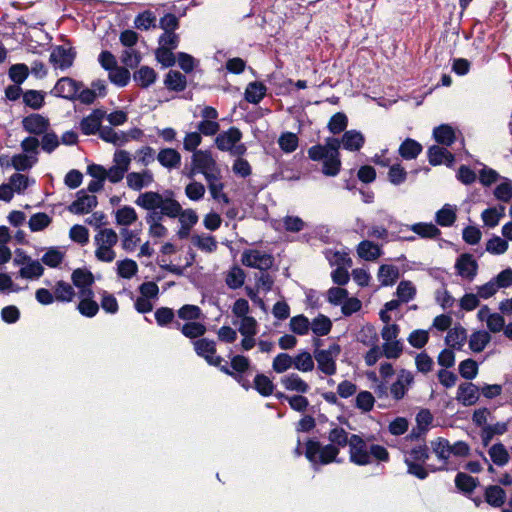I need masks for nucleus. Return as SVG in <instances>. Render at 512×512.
<instances>
[{"label": "nucleus", "mask_w": 512, "mask_h": 512, "mask_svg": "<svg viewBox=\"0 0 512 512\" xmlns=\"http://www.w3.org/2000/svg\"><path fill=\"white\" fill-rule=\"evenodd\" d=\"M339 147L340 141L332 138L328 139L325 145L311 147L308 154L312 160L322 162L321 171L324 175L334 177L341 169Z\"/></svg>", "instance_id": "obj_1"}, {"label": "nucleus", "mask_w": 512, "mask_h": 512, "mask_svg": "<svg viewBox=\"0 0 512 512\" xmlns=\"http://www.w3.org/2000/svg\"><path fill=\"white\" fill-rule=\"evenodd\" d=\"M349 458L356 465H367L372 457L380 461L388 460L387 450L380 445H368L358 435H351L349 438Z\"/></svg>", "instance_id": "obj_2"}, {"label": "nucleus", "mask_w": 512, "mask_h": 512, "mask_svg": "<svg viewBox=\"0 0 512 512\" xmlns=\"http://www.w3.org/2000/svg\"><path fill=\"white\" fill-rule=\"evenodd\" d=\"M135 204L150 213L159 210L161 215L175 218L180 210V203L172 197H165L159 192L147 191L140 193L135 200Z\"/></svg>", "instance_id": "obj_3"}, {"label": "nucleus", "mask_w": 512, "mask_h": 512, "mask_svg": "<svg viewBox=\"0 0 512 512\" xmlns=\"http://www.w3.org/2000/svg\"><path fill=\"white\" fill-rule=\"evenodd\" d=\"M118 235L112 228L100 229L93 238L95 258L103 263H112L116 259L115 246Z\"/></svg>", "instance_id": "obj_4"}, {"label": "nucleus", "mask_w": 512, "mask_h": 512, "mask_svg": "<svg viewBox=\"0 0 512 512\" xmlns=\"http://www.w3.org/2000/svg\"><path fill=\"white\" fill-rule=\"evenodd\" d=\"M196 174H202L205 180L221 174L219 165L208 151L199 150L192 155L186 175L193 179Z\"/></svg>", "instance_id": "obj_5"}, {"label": "nucleus", "mask_w": 512, "mask_h": 512, "mask_svg": "<svg viewBox=\"0 0 512 512\" xmlns=\"http://www.w3.org/2000/svg\"><path fill=\"white\" fill-rule=\"evenodd\" d=\"M385 357L387 359H398L404 351V345L399 338L400 327L398 324L384 325L381 329Z\"/></svg>", "instance_id": "obj_6"}, {"label": "nucleus", "mask_w": 512, "mask_h": 512, "mask_svg": "<svg viewBox=\"0 0 512 512\" xmlns=\"http://www.w3.org/2000/svg\"><path fill=\"white\" fill-rule=\"evenodd\" d=\"M339 454V448L332 445H322L318 441H308L306 443V458L314 465L329 464L336 461Z\"/></svg>", "instance_id": "obj_7"}, {"label": "nucleus", "mask_w": 512, "mask_h": 512, "mask_svg": "<svg viewBox=\"0 0 512 512\" xmlns=\"http://www.w3.org/2000/svg\"><path fill=\"white\" fill-rule=\"evenodd\" d=\"M341 352L338 344H331L325 349L314 351V358L317 362L318 369L325 375H334L336 373V360Z\"/></svg>", "instance_id": "obj_8"}, {"label": "nucleus", "mask_w": 512, "mask_h": 512, "mask_svg": "<svg viewBox=\"0 0 512 512\" xmlns=\"http://www.w3.org/2000/svg\"><path fill=\"white\" fill-rule=\"evenodd\" d=\"M241 133L239 130H227L216 138V145L220 150L229 151L233 155L244 154L246 148L240 143Z\"/></svg>", "instance_id": "obj_9"}, {"label": "nucleus", "mask_w": 512, "mask_h": 512, "mask_svg": "<svg viewBox=\"0 0 512 512\" xmlns=\"http://www.w3.org/2000/svg\"><path fill=\"white\" fill-rule=\"evenodd\" d=\"M76 51L71 46L57 45L52 48L50 62L57 69L65 70L73 65Z\"/></svg>", "instance_id": "obj_10"}, {"label": "nucleus", "mask_w": 512, "mask_h": 512, "mask_svg": "<svg viewBox=\"0 0 512 512\" xmlns=\"http://www.w3.org/2000/svg\"><path fill=\"white\" fill-rule=\"evenodd\" d=\"M82 86V82L76 81L70 77H62L56 82L50 94L56 97L74 100Z\"/></svg>", "instance_id": "obj_11"}, {"label": "nucleus", "mask_w": 512, "mask_h": 512, "mask_svg": "<svg viewBox=\"0 0 512 512\" xmlns=\"http://www.w3.org/2000/svg\"><path fill=\"white\" fill-rule=\"evenodd\" d=\"M241 261L243 265L259 270L269 269L273 264V259L269 254L256 249L244 251Z\"/></svg>", "instance_id": "obj_12"}, {"label": "nucleus", "mask_w": 512, "mask_h": 512, "mask_svg": "<svg viewBox=\"0 0 512 512\" xmlns=\"http://www.w3.org/2000/svg\"><path fill=\"white\" fill-rule=\"evenodd\" d=\"M414 381V375L406 369L399 370L396 380L390 387V393L395 400H401L406 395Z\"/></svg>", "instance_id": "obj_13"}, {"label": "nucleus", "mask_w": 512, "mask_h": 512, "mask_svg": "<svg viewBox=\"0 0 512 512\" xmlns=\"http://www.w3.org/2000/svg\"><path fill=\"white\" fill-rule=\"evenodd\" d=\"M457 275L463 279L472 281L477 275L478 264L471 254H461L455 262Z\"/></svg>", "instance_id": "obj_14"}, {"label": "nucleus", "mask_w": 512, "mask_h": 512, "mask_svg": "<svg viewBox=\"0 0 512 512\" xmlns=\"http://www.w3.org/2000/svg\"><path fill=\"white\" fill-rule=\"evenodd\" d=\"M193 344L197 355L203 357L208 364L213 366H219L221 364L222 358L216 355L214 341L202 338L195 341Z\"/></svg>", "instance_id": "obj_15"}, {"label": "nucleus", "mask_w": 512, "mask_h": 512, "mask_svg": "<svg viewBox=\"0 0 512 512\" xmlns=\"http://www.w3.org/2000/svg\"><path fill=\"white\" fill-rule=\"evenodd\" d=\"M477 317L480 321L485 322L487 329L492 333H498L504 330V317L499 313L491 312L490 308L486 305L479 309Z\"/></svg>", "instance_id": "obj_16"}, {"label": "nucleus", "mask_w": 512, "mask_h": 512, "mask_svg": "<svg viewBox=\"0 0 512 512\" xmlns=\"http://www.w3.org/2000/svg\"><path fill=\"white\" fill-rule=\"evenodd\" d=\"M80 301L77 305L79 313L85 317H94L99 311V305L94 300V292L92 289L79 291Z\"/></svg>", "instance_id": "obj_17"}, {"label": "nucleus", "mask_w": 512, "mask_h": 512, "mask_svg": "<svg viewBox=\"0 0 512 512\" xmlns=\"http://www.w3.org/2000/svg\"><path fill=\"white\" fill-rule=\"evenodd\" d=\"M85 135H98L102 140L112 143L116 146H122L131 138H136V135H130L124 131L117 132L116 130H84Z\"/></svg>", "instance_id": "obj_18"}, {"label": "nucleus", "mask_w": 512, "mask_h": 512, "mask_svg": "<svg viewBox=\"0 0 512 512\" xmlns=\"http://www.w3.org/2000/svg\"><path fill=\"white\" fill-rule=\"evenodd\" d=\"M97 205V198L94 195H88L84 191H79L77 199L68 207V210L74 214H87Z\"/></svg>", "instance_id": "obj_19"}, {"label": "nucleus", "mask_w": 512, "mask_h": 512, "mask_svg": "<svg viewBox=\"0 0 512 512\" xmlns=\"http://www.w3.org/2000/svg\"><path fill=\"white\" fill-rule=\"evenodd\" d=\"M153 182L154 175L149 170H144L142 172H131L126 176L127 186L134 191H140L143 188H147L151 186Z\"/></svg>", "instance_id": "obj_20"}, {"label": "nucleus", "mask_w": 512, "mask_h": 512, "mask_svg": "<svg viewBox=\"0 0 512 512\" xmlns=\"http://www.w3.org/2000/svg\"><path fill=\"white\" fill-rule=\"evenodd\" d=\"M479 398V390L471 382L459 385L456 399L465 406L474 405Z\"/></svg>", "instance_id": "obj_21"}, {"label": "nucleus", "mask_w": 512, "mask_h": 512, "mask_svg": "<svg viewBox=\"0 0 512 512\" xmlns=\"http://www.w3.org/2000/svg\"><path fill=\"white\" fill-rule=\"evenodd\" d=\"M280 383L288 391L304 394L310 390L308 383L296 373L285 375L281 378Z\"/></svg>", "instance_id": "obj_22"}, {"label": "nucleus", "mask_w": 512, "mask_h": 512, "mask_svg": "<svg viewBox=\"0 0 512 512\" xmlns=\"http://www.w3.org/2000/svg\"><path fill=\"white\" fill-rule=\"evenodd\" d=\"M139 266L136 261L130 258H125L116 261L115 272L116 275L125 280H130L137 275Z\"/></svg>", "instance_id": "obj_23"}, {"label": "nucleus", "mask_w": 512, "mask_h": 512, "mask_svg": "<svg viewBox=\"0 0 512 512\" xmlns=\"http://www.w3.org/2000/svg\"><path fill=\"white\" fill-rule=\"evenodd\" d=\"M148 235L153 239H163L168 235V229L161 223V216L149 213L146 216Z\"/></svg>", "instance_id": "obj_24"}, {"label": "nucleus", "mask_w": 512, "mask_h": 512, "mask_svg": "<svg viewBox=\"0 0 512 512\" xmlns=\"http://www.w3.org/2000/svg\"><path fill=\"white\" fill-rule=\"evenodd\" d=\"M429 162L432 165L445 164L451 166L454 162V156L446 149L439 146H432L428 151Z\"/></svg>", "instance_id": "obj_25"}, {"label": "nucleus", "mask_w": 512, "mask_h": 512, "mask_svg": "<svg viewBox=\"0 0 512 512\" xmlns=\"http://www.w3.org/2000/svg\"><path fill=\"white\" fill-rule=\"evenodd\" d=\"M457 218V207L451 204H445L436 212L435 220L442 227H449L454 224Z\"/></svg>", "instance_id": "obj_26"}, {"label": "nucleus", "mask_w": 512, "mask_h": 512, "mask_svg": "<svg viewBox=\"0 0 512 512\" xmlns=\"http://www.w3.org/2000/svg\"><path fill=\"white\" fill-rule=\"evenodd\" d=\"M115 223L119 226H131L138 220L136 210L128 205L122 206L115 211Z\"/></svg>", "instance_id": "obj_27"}, {"label": "nucleus", "mask_w": 512, "mask_h": 512, "mask_svg": "<svg viewBox=\"0 0 512 512\" xmlns=\"http://www.w3.org/2000/svg\"><path fill=\"white\" fill-rule=\"evenodd\" d=\"M157 78L155 70L149 66H142L133 74L134 81L142 88L152 85Z\"/></svg>", "instance_id": "obj_28"}, {"label": "nucleus", "mask_w": 512, "mask_h": 512, "mask_svg": "<svg viewBox=\"0 0 512 512\" xmlns=\"http://www.w3.org/2000/svg\"><path fill=\"white\" fill-rule=\"evenodd\" d=\"M71 280L73 284L80 289V291H83L85 289H91V285L94 282V277L89 270L78 268L73 271Z\"/></svg>", "instance_id": "obj_29"}, {"label": "nucleus", "mask_w": 512, "mask_h": 512, "mask_svg": "<svg viewBox=\"0 0 512 512\" xmlns=\"http://www.w3.org/2000/svg\"><path fill=\"white\" fill-rule=\"evenodd\" d=\"M222 175L219 174L217 176L206 179L209 192L213 199L219 202L228 203V197L223 192L224 184L221 181Z\"/></svg>", "instance_id": "obj_30"}, {"label": "nucleus", "mask_w": 512, "mask_h": 512, "mask_svg": "<svg viewBox=\"0 0 512 512\" xmlns=\"http://www.w3.org/2000/svg\"><path fill=\"white\" fill-rule=\"evenodd\" d=\"M266 86L262 82H251L245 89V99L249 103L258 104L266 94Z\"/></svg>", "instance_id": "obj_31"}, {"label": "nucleus", "mask_w": 512, "mask_h": 512, "mask_svg": "<svg viewBox=\"0 0 512 512\" xmlns=\"http://www.w3.org/2000/svg\"><path fill=\"white\" fill-rule=\"evenodd\" d=\"M46 95L47 93L44 91L27 90L23 93V103L34 110H39L45 104Z\"/></svg>", "instance_id": "obj_32"}, {"label": "nucleus", "mask_w": 512, "mask_h": 512, "mask_svg": "<svg viewBox=\"0 0 512 512\" xmlns=\"http://www.w3.org/2000/svg\"><path fill=\"white\" fill-rule=\"evenodd\" d=\"M38 161L35 154L19 153L11 157V165L17 171H26L31 169Z\"/></svg>", "instance_id": "obj_33"}, {"label": "nucleus", "mask_w": 512, "mask_h": 512, "mask_svg": "<svg viewBox=\"0 0 512 512\" xmlns=\"http://www.w3.org/2000/svg\"><path fill=\"white\" fill-rule=\"evenodd\" d=\"M341 142L345 149L356 151L362 147L364 143V137L357 130H347L343 135Z\"/></svg>", "instance_id": "obj_34"}, {"label": "nucleus", "mask_w": 512, "mask_h": 512, "mask_svg": "<svg viewBox=\"0 0 512 512\" xmlns=\"http://www.w3.org/2000/svg\"><path fill=\"white\" fill-rule=\"evenodd\" d=\"M505 215V207H493L485 209L481 214L484 224L490 228L496 227Z\"/></svg>", "instance_id": "obj_35"}, {"label": "nucleus", "mask_w": 512, "mask_h": 512, "mask_svg": "<svg viewBox=\"0 0 512 512\" xmlns=\"http://www.w3.org/2000/svg\"><path fill=\"white\" fill-rule=\"evenodd\" d=\"M191 241L198 249L206 253H212L217 249L216 239L208 234H195Z\"/></svg>", "instance_id": "obj_36"}, {"label": "nucleus", "mask_w": 512, "mask_h": 512, "mask_svg": "<svg viewBox=\"0 0 512 512\" xmlns=\"http://www.w3.org/2000/svg\"><path fill=\"white\" fill-rule=\"evenodd\" d=\"M485 499L493 507H501L506 500L505 491L498 485L488 486L485 490Z\"/></svg>", "instance_id": "obj_37"}, {"label": "nucleus", "mask_w": 512, "mask_h": 512, "mask_svg": "<svg viewBox=\"0 0 512 512\" xmlns=\"http://www.w3.org/2000/svg\"><path fill=\"white\" fill-rule=\"evenodd\" d=\"M164 84L169 90L180 92L186 87V77L179 71L170 70L165 77Z\"/></svg>", "instance_id": "obj_38"}, {"label": "nucleus", "mask_w": 512, "mask_h": 512, "mask_svg": "<svg viewBox=\"0 0 512 512\" xmlns=\"http://www.w3.org/2000/svg\"><path fill=\"white\" fill-rule=\"evenodd\" d=\"M105 117V110L95 109L87 117H84L81 120L80 128H109L108 126H102V121Z\"/></svg>", "instance_id": "obj_39"}, {"label": "nucleus", "mask_w": 512, "mask_h": 512, "mask_svg": "<svg viewBox=\"0 0 512 512\" xmlns=\"http://www.w3.org/2000/svg\"><path fill=\"white\" fill-rule=\"evenodd\" d=\"M491 341V335L487 331H476L471 334L469 340V347L473 352H481L485 349Z\"/></svg>", "instance_id": "obj_40"}, {"label": "nucleus", "mask_w": 512, "mask_h": 512, "mask_svg": "<svg viewBox=\"0 0 512 512\" xmlns=\"http://www.w3.org/2000/svg\"><path fill=\"white\" fill-rule=\"evenodd\" d=\"M54 298L60 302H71L75 297L74 288L64 281H58L54 286Z\"/></svg>", "instance_id": "obj_41"}, {"label": "nucleus", "mask_w": 512, "mask_h": 512, "mask_svg": "<svg viewBox=\"0 0 512 512\" xmlns=\"http://www.w3.org/2000/svg\"><path fill=\"white\" fill-rule=\"evenodd\" d=\"M407 227L421 238L432 239L440 235V230L432 223L419 222Z\"/></svg>", "instance_id": "obj_42"}, {"label": "nucleus", "mask_w": 512, "mask_h": 512, "mask_svg": "<svg viewBox=\"0 0 512 512\" xmlns=\"http://www.w3.org/2000/svg\"><path fill=\"white\" fill-rule=\"evenodd\" d=\"M332 328L331 320L325 315H318L310 322V330L316 336H325L327 335Z\"/></svg>", "instance_id": "obj_43"}, {"label": "nucleus", "mask_w": 512, "mask_h": 512, "mask_svg": "<svg viewBox=\"0 0 512 512\" xmlns=\"http://www.w3.org/2000/svg\"><path fill=\"white\" fill-rule=\"evenodd\" d=\"M293 367L300 372H311L314 369L313 356L307 351L299 352L293 357Z\"/></svg>", "instance_id": "obj_44"}, {"label": "nucleus", "mask_w": 512, "mask_h": 512, "mask_svg": "<svg viewBox=\"0 0 512 512\" xmlns=\"http://www.w3.org/2000/svg\"><path fill=\"white\" fill-rule=\"evenodd\" d=\"M378 280L383 286H389L396 282L399 277V270L393 265H382L378 271Z\"/></svg>", "instance_id": "obj_45"}, {"label": "nucleus", "mask_w": 512, "mask_h": 512, "mask_svg": "<svg viewBox=\"0 0 512 512\" xmlns=\"http://www.w3.org/2000/svg\"><path fill=\"white\" fill-rule=\"evenodd\" d=\"M35 183L34 179L21 173H14L9 178V184L14 193L23 194L25 190Z\"/></svg>", "instance_id": "obj_46"}, {"label": "nucleus", "mask_w": 512, "mask_h": 512, "mask_svg": "<svg viewBox=\"0 0 512 512\" xmlns=\"http://www.w3.org/2000/svg\"><path fill=\"white\" fill-rule=\"evenodd\" d=\"M488 454L493 463L498 466L506 465L510 459L507 449L501 443L492 445L488 450Z\"/></svg>", "instance_id": "obj_47"}, {"label": "nucleus", "mask_w": 512, "mask_h": 512, "mask_svg": "<svg viewBox=\"0 0 512 512\" xmlns=\"http://www.w3.org/2000/svg\"><path fill=\"white\" fill-rule=\"evenodd\" d=\"M357 253L360 258L367 261H373L381 254L379 246L370 241L361 242L358 245Z\"/></svg>", "instance_id": "obj_48"}, {"label": "nucleus", "mask_w": 512, "mask_h": 512, "mask_svg": "<svg viewBox=\"0 0 512 512\" xmlns=\"http://www.w3.org/2000/svg\"><path fill=\"white\" fill-rule=\"evenodd\" d=\"M359 342L365 346H374L378 343V333L376 328L371 324H365L361 327L358 336Z\"/></svg>", "instance_id": "obj_49"}, {"label": "nucleus", "mask_w": 512, "mask_h": 512, "mask_svg": "<svg viewBox=\"0 0 512 512\" xmlns=\"http://www.w3.org/2000/svg\"><path fill=\"white\" fill-rule=\"evenodd\" d=\"M43 266L37 260H31L19 270V276L24 279H37L43 274Z\"/></svg>", "instance_id": "obj_50"}, {"label": "nucleus", "mask_w": 512, "mask_h": 512, "mask_svg": "<svg viewBox=\"0 0 512 512\" xmlns=\"http://www.w3.org/2000/svg\"><path fill=\"white\" fill-rule=\"evenodd\" d=\"M158 161L167 168H175L180 164V154L174 149H163L157 156Z\"/></svg>", "instance_id": "obj_51"}, {"label": "nucleus", "mask_w": 512, "mask_h": 512, "mask_svg": "<svg viewBox=\"0 0 512 512\" xmlns=\"http://www.w3.org/2000/svg\"><path fill=\"white\" fill-rule=\"evenodd\" d=\"M202 121H200L196 128H219V125L214 120L218 117V112L211 106H206L201 110Z\"/></svg>", "instance_id": "obj_52"}, {"label": "nucleus", "mask_w": 512, "mask_h": 512, "mask_svg": "<svg viewBox=\"0 0 512 512\" xmlns=\"http://www.w3.org/2000/svg\"><path fill=\"white\" fill-rule=\"evenodd\" d=\"M8 76L15 84H22L29 76V68L24 63L13 64L8 70Z\"/></svg>", "instance_id": "obj_53"}, {"label": "nucleus", "mask_w": 512, "mask_h": 512, "mask_svg": "<svg viewBox=\"0 0 512 512\" xmlns=\"http://www.w3.org/2000/svg\"><path fill=\"white\" fill-rule=\"evenodd\" d=\"M233 324L235 326H238V330L241 335H256L257 334V321L252 316L234 320Z\"/></svg>", "instance_id": "obj_54"}, {"label": "nucleus", "mask_w": 512, "mask_h": 512, "mask_svg": "<svg viewBox=\"0 0 512 512\" xmlns=\"http://www.w3.org/2000/svg\"><path fill=\"white\" fill-rule=\"evenodd\" d=\"M108 76L109 80L118 87H125L130 81V72L125 67H115Z\"/></svg>", "instance_id": "obj_55"}, {"label": "nucleus", "mask_w": 512, "mask_h": 512, "mask_svg": "<svg viewBox=\"0 0 512 512\" xmlns=\"http://www.w3.org/2000/svg\"><path fill=\"white\" fill-rule=\"evenodd\" d=\"M206 192L205 186L196 180L191 179V182H189L185 187V195L188 199L191 201H199L201 200Z\"/></svg>", "instance_id": "obj_56"}, {"label": "nucleus", "mask_w": 512, "mask_h": 512, "mask_svg": "<svg viewBox=\"0 0 512 512\" xmlns=\"http://www.w3.org/2000/svg\"><path fill=\"white\" fill-rule=\"evenodd\" d=\"M289 327L297 335H306L310 330V321L304 315L294 316L290 319Z\"/></svg>", "instance_id": "obj_57"}, {"label": "nucleus", "mask_w": 512, "mask_h": 512, "mask_svg": "<svg viewBox=\"0 0 512 512\" xmlns=\"http://www.w3.org/2000/svg\"><path fill=\"white\" fill-rule=\"evenodd\" d=\"M244 280H245V273L238 266L232 267L228 271L227 276H226V284L231 289L240 288L244 284Z\"/></svg>", "instance_id": "obj_58"}, {"label": "nucleus", "mask_w": 512, "mask_h": 512, "mask_svg": "<svg viewBox=\"0 0 512 512\" xmlns=\"http://www.w3.org/2000/svg\"><path fill=\"white\" fill-rule=\"evenodd\" d=\"M422 147L414 140L407 139L399 147L400 155L405 159H414L421 152Z\"/></svg>", "instance_id": "obj_59"}, {"label": "nucleus", "mask_w": 512, "mask_h": 512, "mask_svg": "<svg viewBox=\"0 0 512 512\" xmlns=\"http://www.w3.org/2000/svg\"><path fill=\"white\" fill-rule=\"evenodd\" d=\"M429 340V332L424 329H415L407 337L408 343L416 349L423 348Z\"/></svg>", "instance_id": "obj_60"}, {"label": "nucleus", "mask_w": 512, "mask_h": 512, "mask_svg": "<svg viewBox=\"0 0 512 512\" xmlns=\"http://www.w3.org/2000/svg\"><path fill=\"white\" fill-rule=\"evenodd\" d=\"M51 223V217L46 213H36L32 215L28 221V226L32 232L44 230Z\"/></svg>", "instance_id": "obj_61"}, {"label": "nucleus", "mask_w": 512, "mask_h": 512, "mask_svg": "<svg viewBox=\"0 0 512 512\" xmlns=\"http://www.w3.org/2000/svg\"><path fill=\"white\" fill-rule=\"evenodd\" d=\"M122 248L127 252H133L140 242L138 234L132 230L123 229L121 231Z\"/></svg>", "instance_id": "obj_62"}, {"label": "nucleus", "mask_w": 512, "mask_h": 512, "mask_svg": "<svg viewBox=\"0 0 512 512\" xmlns=\"http://www.w3.org/2000/svg\"><path fill=\"white\" fill-rule=\"evenodd\" d=\"M181 332L188 338H197L205 334L206 327L200 322L190 321L184 324L181 328Z\"/></svg>", "instance_id": "obj_63"}, {"label": "nucleus", "mask_w": 512, "mask_h": 512, "mask_svg": "<svg viewBox=\"0 0 512 512\" xmlns=\"http://www.w3.org/2000/svg\"><path fill=\"white\" fill-rule=\"evenodd\" d=\"M414 362L417 371L420 373L427 374L433 370L434 361L426 352L418 353Z\"/></svg>", "instance_id": "obj_64"}]
</instances>
